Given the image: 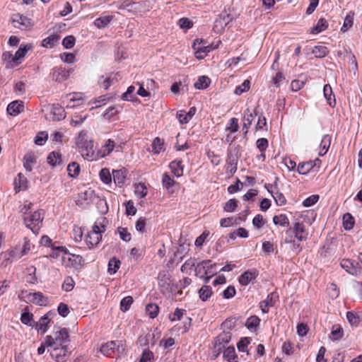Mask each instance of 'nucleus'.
Here are the masks:
<instances>
[{"instance_id":"6e6552de","label":"nucleus","mask_w":362,"mask_h":362,"mask_svg":"<svg viewBox=\"0 0 362 362\" xmlns=\"http://www.w3.org/2000/svg\"><path fill=\"white\" fill-rule=\"evenodd\" d=\"M11 21L15 28L21 30H29L34 25L31 18L20 13L13 14L11 16Z\"/></svg>"},{"instance_id":"13d9d810","label":"nucleus","mask_w":362,"mask_h":362,"mask_svg":"<svg viewBox=\"0 0 362 362\" xmlns=\"http://www.w3.org/2000/svg\"><path fill=\"white\" fill-rule=\"evenodd\" d=\"M154 360V354L148 349L143 351L139 362H153Z\"/></svg>"},{"instance_id":"c9c22d12","label":"nucleus","mask_w":362,"mask_h":362,"mask_svg":"<svg viewBox=\"0 0 362 362\" xmlns=\"http://www.w3.org/2000/svg\"><path fill=\"white\" fill-rule=\"evenodd\" d=\"M209 264H210V259L204 260L202 262L197 263V264L196 265L195 269H194L196 274L197 275L207 274V271L209 270L207 265Z\"/></svg>"},{"instance_id":"774afa93","label":"nucleus","mask_w":362,"mask_h":362,"mask_svg":"<svg viewBox=\"0 0 362 362\" xmlns=\"http://www.w3.org/2000/svg\"><path fill=\"white\" fill-rule=\"evenodd\" d=\"M268 145V140L265 138L258 139L256 141V146L261 153L265 152Z\"/></svg>"},{"instance_id":"49530a36","label":"nucleus","mask_w":362,"mask_h":362,"mask_svg":"<svg viewBox=\"0 0 362 362\" xmlns=\"http://www.w3.org/2000/svg\"><path fill=\"white\" fill-rule=\"evenodd\" d=\"M312 53L315 57L322 58L325 57L328 53L329 50L325 46H315L312 51Z\"/></svg>"},{"instance_id":"20e7f679","label":"nucleus","mask_w":362,"mask_h":362,"mask_svg":"<svg viewBox=\"0 0 362 362\" xmlns=\"http://www.w3.org/2000/svg\"><path fill=\"white\" fill-rule=\"evenodd\" d=\"M44 218V213L42 210H37L33 213L25 215L23 221L25 226L30 228L33 233H38Z\"/></svg>"},{"instance_id":"5fc2aeb1","label":"nucleus","mask_w":362,"mask_h":362,"mask_svg":"<svg viewBox=\"0 0 362 362\" xmlns=\"http://www.w3.org/2000/svg\"><path fill=\"white\" fill-rule=\"evenodd\" d=\"M133 303V298L132 296H126L120 301V310L122 312H126L129 310L132 304Z\"/></svg>"},{"instance_id":"79ce46f5","label":"nucleus","mask_w":362,"mask_h":362,"mask_svg":"<svg viewBox=\"0 0 362 362\" xmlns=\"http://www.w3.org/2000/svg\"><path fill=\"white\" fill-rule=\"evenodd\" d=\"M80 165L76 162H72L67 166L68 174L71 177H76L80 173Z\"/></svg>"},{"instance_id":"4d7b16f0","label":"nucleus","mask_w":362,"mask_h":362,"mask_svg":"<svg viewBox=\"0 0 362 362\" xmlns=\"http://www.w3.org/2000/svg\"><path fill=\"white\" fill-rule=\"evenodd\" d=\"M99 175H100V180L105 184H109L112 182V176H111L109 169L103 168L100 170Z\"/></svg>"},{"instance_id":"1a4fd4ad","label":"nucleus","mask_w":362,"mask_h":362,"mask_svg":"<svg viewBox=\"0 0 362 362\" xmlns=\"http://www.w3.org/2000/svg\"><path fill=\"white\" fill-rule=\"evenodd\" d=\"M216 47H213L212 45H206L202 40L197 39L193 44V49L195 51V57L198 59H204L209 52Z\"/></svg>"},{"instance_id":"f704fd0d","label":"nucleus","mask_w":362,"mask_h":362,"mask_svg":"<svg viewBox=\"0 0 362 362\" xmlns=\"http://www.w3.org/2000/svg\"><path fill=\"white\" fill-rule=\"evenodd\" d=\"M120 264H121V262L117 258H116V257L111 258L108 262L107 272L110 275L115 274L119 269Z\"/></svg>"},{"instance_id":"69168bd1","label":"nucleus","mask_w":362,"mask_h":362,"mask_svg":"<svg viewBox=\"0 0 362 362\" xmlns=\"http://www.w3.org/2000/svg\"><path fill=\"white\" fill-rule=\"evenodd\" d=\"M185 312V310L176 308L174 313L169 314L168 318L172 322L180 320Z\"/></svg>"},{"instance_id":"f8f14e48","label":"nucleus","mask_w":362,"mask_h":362,"mask_svg":"<svg viewBox=\"0 0 362 362\" xmlns=\"http://www.w3.org/2000/svg\"><path fill=\"white\" fill-rule=\"evenodd\" d=\"M55 315L54 313L48 312L41 317L39 321L35 322L33 325V328H35L38 332L42 331V334H45L47 330L48 324L50 322L52 316Z\"/></svg>"},{"instance_id":"ddd939ff","label":"nucleus","mask_w":362,"mask_h":362,"mask_svg":"<svg viewBox=\"0 0 362 362\" xmlns=\"http://www.w3.org/2000/svg\"><path fill=\"white\" fill-rule=\"evenodd\" d=\"M279 296L274 292L268 294L267 298L259 303V307L262 312L263 313H267L269 312L268 308L274 306Z\"/></svg>"},{"instance_id":"f3484780","label":"nucleus","mask_w":362,"mask_h":362,"mask_svg":"<svg viewBox=\"0 0 362 362\" xmlns=\"http://www.w3.org/2000/svg\"><path fill=\"white\" fill-rule=\"evenodd\" d=\"M260 321L261 320L258 316L252 315L247 319L245 325L250 332H257Z\"/></svg>"},{"instance_id":"de8ad7c7","label":"nucleus","mask_w":362,"mask_h":362,"mask_svg":"<svg viewBox=\"0 0 362 362\" xmlns=\"http://www.w3.org/2000/svg\"><path fill=\"white\" fill-rule=\"evenodd\" d=\"M59 41V37L56 35H51L44 39L42 42V46L45 47H52Z\"/></svg>"},{"instance_id":"dca6fc26","label":"nucleus","mask_w":362,"mask_h":362,"mask_svg":"<svg viewBox=\"0 0 362 362\" xmlns=\"http://www.w3.org/2000/svg\"><path fill=\"white\" fill-rule=\"evenodd\" d=\"M26 296L30 302L38 305H46L47 302V298L41 292L29 293Z\"/></svg>"},{"instance_id":"f257e3e1","label":"nucleus","mask_w":362,"mask_h":362,"mask_svg":"<svg viewBox=\"0 0 362 362\" xmlns=\"http://www.w3.org/2000/svg\"><path fill=\"white\" fill-rule=\"evenodd\" d=\"M76 146L82 157L87 160H97L98 156L95 153L93 141L90 139L86 131L82 130L76 139Z\"/></svg>"},{"instance_id":"473e14b6","label":"nucleus","mask_w":362,"mask_h":362,"mask_svg":"<svg viewBox=\"0 0 362 362\" xmlns=\"http://www.w3.org/2000/svg\"><path fill=\"white\" fill-rule=\"evenodd\" d=\"M342 220H343V227L346 230H350L354 228L355 221H354V216L351 214L346 213L343 216Z\"/></svg>"},{"instance_id":"2f4dec72","label":"nucleus","mask_w":362,"mask_h":362,"mask_svg":"<svg viewBox=\"0 0 362 362\" xmlns=\"http://www.w3.org/2000/svg\"><path fill=\"white\" fill-rule=\"evenodd\" d=\"M328 28L327 21L322 18H320L317 23V24L312 28L311 33L313 34H318L324 30H325Z\"/></svg>"},{"instance_id":"a878e982","label":"nucleus","mask_w":362,"mask_h":362,"mask_svg":"<svg viewBox=\"0 0 362 362\" xmlns=\"http://www.w3.org/2000/svg\"><path fill=\"white\" fill-rule=\"evenodd\" d=\"M314 167L313 161L302 162L298 164L297 172L300 175H307Z\"/></svg>"},{"instance_id":"4be33fe9","label":"nucleus","mask_w":362,"mask_h":362,"mask_svg":"<svg viewBox=\"0 0 362 362\" xmlns=\"http://www.w3.org/2000/svg\"><path fill=\"white\" fill-rule=\"evenodd\" d=\"M331 141L332 137L329 134L323 136L320 144V151L318 153L320 156H323L327 153L331 144Z\"/></svg>"},{"instance_id":"393cba45","label":"nucleus","mask_w":362,"mask_h":362,"mask_svg":"<svg viewBox=\"0 0 362 362\" xmlns=\"http://www.w3.org/2000/svg\"><path fill=\"white\" fill-rule=\"evenodd\" d=\"M199 298L205 302L207 301L213 294L212 288L210 286L204 285L198 291Z\"/></svg>"},{"instance_id":"412c9836","label":"nucleus","mask_w":362,"mask_h":362,"mask_svg":"<svg viewBox=\"0 0 362 362\" xmlns=\"http://www.w3.org/2000/svg\"><path fill=\"white\" fill-rule=\"evenodd\" d=\"M341 267L348 273L356 276L360 273V270L354 265V262L349 259H344L340 263Z\"/></svg>"},{"instance_id":"e433bc0d","label":"nucleus","mask_w":362,"mask_h":362,"mask_svg":"<svg viewBox=\"0 0 362 362\" xmlns=\"http://www.w3.org/2000/svg\"><path fill=\"white\" fill-rule=\"evenodd\" d=\"M251 342L250 337H242L240 339L238 342L237 343V348L240 352H246L247 354H249V351L247 350V346Z\"/></svg>"},{"instance_id":"864d4df0","label":"nucleus","mask_w":362,"mask_h":362,"mask_svg":"<svg viewBox=\"0 0 362 362\" xmlns=\"http://www.w3.org/2000/svg\"><path fill=\"white\" fill-rule=\"evenodd\" d=\"M346 319L351 326L357 327L360 322L359 316L351 311L346 313Z\"/></svg>"},{"instance_id":"c756f323","label":"nucleus","mask_w":362,"mask_h":362,"mask_svg":"<svg viewBox=\"0 0 362 362\" xmlns=\"http://www.w3.org/2000/svg\"><path fill=\"white\" fill-rule=\"evenodd\" d=\"M176 182L167 173H164L162 176L163 187L166 189L169 193H173L171 188L175 185Z\"/></svg>"},{"instance_id":"0e129e2a","label":"nucleus","mask_w":362,"mask_h":362,"mask_svg":"<svg viewBox=\"0 0 362 362\" xmlns=\"http://www.w3.org/2000/svg\"><path fill=\"white\" fill-rule=\"evenodd\" d=\"M238 206V201L235 199H229L223 207V209L226 212H233Z\"/></svg>"},{"instance_id":"a211bd4d","label":"nucleus","mask_w":362,"mask_h":362,"mask_svg":"<svg viewBox=\"0 0 362 362\" xmlns=\"http://www.w3.org/2000/svg\"><path fill=\"white\" fill-rule=\"evenodd\" d=\"M33 46L29 43L27 45H21L19 49L16 51L14 57L12 58V61L18 63V61L24 58L28 51L31 50Z\"/></svg>"},{"instance_id":"423d86ee","label":"nucleus","mask_w":362,"mask_h":362,"mask_svg":"<svg viewBox=\"0 0 362 362\" xmlns=\"http://www.w3.org/2000/svg\"><path fill=\"white\" fill-rule=\"evenodd\" d=\"M231 340L230 332L223 331L214 340L212 354L214 358H216L223 351L226 345Z\"/></svg>"},{"instance_id":"7c9ffc66","label":"nucleus","mask_w":362,"mask_h":362,"mask_svg":"<svg viewBox=\"0 0 362 362\" xmlns=\"http://www.w3.org/2000/svg\"><path fill=\"white\" fill-rule=\"evenodd\" d=\"M323 93L325 98L327 99L328 104L330 106H334L335 105V98L334 95L332 93V87L329 84L325 85L323 88Z\"/></svg>"},{"instance_id":"680f3d73","label":"nucleus","mask_w":362,"mask_h":362,"mask_svg":"<svg viewBox=\"0 0 362 362\" xmlns=\"http://www.w3.org/2000/svg\"><path fill=\"white\" fill-rule=\"evenodd\" d=\"M68 259L74 267L81 266L84 262V259L81 256L74 254H69Z\"/></svg>"},{"instance_id":"0eeeda50","label":"nucleus","mask_w":362,"mask_h":362,"mask_svg":"<svg viewBox=\"0 0 362 362\" xmlns=\"http://www.w3.org/2000/svg\"><path fill=\"white\" fill-rule=\"evenodd\" d=\"M23 255L21 253V248L15 247L11 250L3 252L0 255V266L6 267L8 264L21 258Z\"/></svg>"},{"instance_id":"7ed1b4c3","label":"nucleus","mask_w":362,"mask_h":362,"mask_svg":"<svg viewBox=\"0 0 362 362\" xmlns=\"http://www.w3.org/2000/svg\"><path fill=\"white\" fill-rule=\"evenodd\" d=\"M125 347V343L122 340L111 341L103 344L100 351L103 355L113 358L115 354H117V356L124 354Z\"/></svg>"},{"instance_id":"bf43d9fd","label":"nucleus","mask_w":362,"mask_h":362,"mask_svg":"<svg viewBox=\"0 0 362 362\" xmlns=\"http://www.w3.org/2000/svg\"><path fill=\"white\" fill-rule=\"evenodd\" d=\"M48 139V134L46 132H39L35 137V144L38 146H42Z\"/></svg>"},{"instance_id":"39448f33","label":"nucleus","mask_w":362,"mask_h":362,"mask_svg":"<svg viewBox=\"0 0 362 362\" xmlns=\"http://www.w3.org/2000/svg\"><path fill=\"white\" fill-rule=\"evenodd\" d=\"M69 335L67 329L62 328L56 331L54 336L47 335L45 344L47 347L57 346H66L65 344L69 341Z\"/></svg>"},{"instance_id":"bb28decb","label":"nucleus","mask_w":362,"mask_h":362,"mask_svg":"<svg viewBox=\"0 0 362 362\" xmlns=\"http://www.w3.org/2000/svg\"><path fill=\"white\" fill-rule=\"evenodd\" d=\"M112 177L114 182L116 185L119 187H122L126 180V176L124 175V170H117L112 171Z\"/></svg>"},{"instance_id":"6e6d98bb","label":"nucleus","mask_w":362,"mask_h":362,"mask_svg":"<svg viewBox=\"0 0 362 362\" xmlns=\"http://www.w3.org/2000/svg\"><path fill=\"white\" fill-rule=\"evenodd\" d=\"M272 197L274 198L277 206H284L286 204V199L285 196L279 190H276L274 194L272 195Z\"/></svg>"},{"instance_id":"338daca9","label":"nucleus","mask_w":362,"mask_h":362,"mask_svg":"<svg viewBox=\"0 0 362 362\" xmlns=\"http://www.w3.org/2000/svg\"><path fill=\"white\" fill-rule=\"evenodd\" d=\"M226 131H229L231 133H235L238 130V119L233 117L230 119L228 124L226 127Z\"/></svg>"},{"instance_id":"5701e85b","label":"nucleus","mask_w":362,"mask_h":362,"mask_svg":"<svg viewBox=\"0 0 362 362\" xmlns=\"http://www.w3.org/2000/svg\"><path fill=\"white\" fill-rule=\"evenodd\" d=\"M36 163V158L33 152L26 153L23 158V166L26 171L30 172L33 170V165Z\"/></svg>"},{"instance_id":"ea45409f","label":"nucleus","mask_w":362,"mask_h":362,"mask_svg":"<svg viewBox=\"0 0 362 362\" xmlns=\"http://www.w3.org/2000/svg\"><path fill=\"white\" fill-rule=\"evenodd\" d=\"M273 222L275 225L288 227L289 226V220L286 214L276 215L273 217Z\"/></svg>"},{"instance_id":"c85d7f7f","label":"nucleus","mask_w":362,"mask_h":362,"mask_svg":"<svg viewBox=\"0 0 362 362\" xmlns=\"http://www.w3.org/2000/svg\"><path fill=\"white\" fill-rule=\"evenodd\" d=\"M69 76V72L62 68H57L54 69L52 77L53 78L59 82H62L67 79Z\"/></svg>"},{"instance_id":"37998d69","label":"nucleus","mask_w":362,"mask_h":362,"mask_svg":"<svg viewBox=\"0 0 362 362\" xmlns=\"http://www.w3.org/2000/svg\"><path fill=\"white\" fill-rule=\"evenodd\" d=\"M146 312L151 319H154L158 314L159 307L155 303H149L146 306Z\"/></svg>"},{"instance_id":"a18cd8bd","label":"nucleus","mask_w":362,"mask_h":362,"mask_svg":"<svg viewBox=\"0 0 362 362\" xmlns=\"http://www.w3.org/2000/svg\"><path fill=\"white\" fill-rule=\"evenodd\" d=\"M21 321L23 324L33 327L35 321L33 320V315L29 312L24 311L21 314Z\"/></svg>"},{"instance_id":"58836bf2","label":"nucleus","mask_w":362,"mask_h":362,"mask_svg":"<svg viewBox=\"0 0 362 362\" xmlns=\"http://www.w3.org/2000/svg\"><path fill=\"white\" fill-rule=\"evenodd\" d=\"M344 331L340 325H336L332 327L330 338L333 341H337L343 337Z\"/></svg>"},{"instance_id":"4c0bfd02","label":"nucleus","mask_w":362,"mask_h":362,"mask_svg":"<svg viewBox=\"0 0 362 362\" xmlns=\"http://www.w3.org/2000/svg\"><path fill=\"white\" fill-rule=\"evenodd\" d=\"M61 162V154L59 152H51L47 156V163L53 167L59 165Z\"/></svg>"},{"instance_id":"8fccbe9b","label":"nucleus","mask_w":362,"mask_h":362,"mask_svg":"<svg viewBox=\"0 0 362 362\" xmlns=\"http://www.w3.org/2000/svg\"><path fill=\"white\" fill-rule=\"evenodd\" d=\"M354 24V13H349L344 18V24L341 28V31L343 33L346 32Z\"/></svg>"},{"instance_id":"2eb2a0df","label":"nucleus","mask_w":362,"mask_h":362,"mask_svg":"<svg viewBox=\"0 0 362 362\" xmlns=\"http://www.w3.org/2000/svg\"><path fill=\"white\" fill-rule=\"evenodd\" d=\"M158 286L162 293L168 291L170 287V279L165 272H160L158 275Z\"/></svg>"},{"instance_id":"b1692460","label":"nucleus","mask_w":362,"mask_h":362,"mask_svg":"<svg viewBox=\"0 0 362 362\" xmlns=\"http://www.w3.org/2000/svg\"><path fill=\"white\" fill-rule=\"evenodd\" d=\"M228 16H219L214 22V30L216 33H221L228 23Z\"/></svg>"},{"instance_id":"3c124183","label":"nucleus","mask_w":362,"mask_h":362,"mask_svg":"<svg viewBox=\"0 0 362 362\" xmlns=\"http://www.w3.org/2000/svg\"><path fill=\"white\" fill-rule=\"evenodd\" d=\"M135 87L130 86L128 87L127 91L122 95V99L127 101H132L136 98Z\"/></svg>"},{"instance_id":"9b49d317","label":"nucleus","mask_w":362,"mask_h":362,"mask_svg":"<svg viewBox=\"0 0 362 362\" xmlns=\"http://www.w3.org/2000/svg\"><path fill=\"white\" fill-rule=\"evenodd\" d=\"M290 233H293L298 241H303L307 239L308 233L305 230V227L303 222L295 223L292 230L290 228L286 230L287 235Z\"/></svg>"},{"instance_id":"a19ab883","label":"nucleus","mask_w":362,"mask_h":362,"mask_svg":"<svg viewBox=\"0 0 362 362\" xmlns=\"http://www.w3.org/2000/svg\"><path fill=\"white\" fill-rule=\"evenodd\" d=\"M223 358L228 362H232L237 358L234 346H230L223 350Z\"/></svg>"},{"instance_id":"9d476101","label":"nucleus","mask_w":362,"mask_h":362,"mask_svg":"<svg viewBox=\"0 0 362 362\" xmlns=\"http://www.w3.org/2000/svg\"><path fill=\"white\" fill-rule=\"evenodd\" d=\"M69 351L67 346H55L52 347L50 356L57 362H64L66 360Z\"/></svg>"},{"instance_id":"aec40b11","label":"nucleus","mask_w":362,"mask_h":362,"mask_svg":"<svg viewBox=\"0 0 362 362\" xmlns=\"http://www.w3.org/2000/svg\"><path fill=\"white\" fill-rule=\"evenodd\" d=\"M169 168L171 172L177 177L182 176L184 171V165L181 160H175L170 163Z\"/></svg>"},{"instance_id":"e2e57ef3","label":"nucleus","mask_w":362,"mask_h":362,"mask_svg":"<svg viewBox=\"0 0 362 362\" xmlns=\"http://www.w3.org/2000/svg\"><path fill=\"white\" fill-rule=\"evenodd\" d=\"M117 231L120 238L124 242H129L132 239L131 233L128 232L127 228L119 227Z\"/></svg>"},{"instance_id":"f03ea898","label":"nucleus","mask_w":362,"mask_h":362,"mask_svg":"<svg viewBox=\"0 0 362 362\" xmlns=\"http://www.w3.org/2000/svg\"><path fill=\"white\" fill-rule=\"evenodd\" d=\"M108 220L104 216L98 218L93 226L92 230L86 237V243L89 248L96 246L102 239V234L106 230Z\"/></svg>"},{"instance_id":"c03bdc74","label":"nucleus","mask_w":362,"mask_h":362,"mask_svg":"<svg viewBox=\"0 0 362 362\" xmlns=\"http://www.w3.org/2000/svg\"><path fill=\"white\" fill-rule=\"evenodd\" d=\"M164 141L156 137L152 143V149L155 154H159L163 150Z\"/></svg>"},{"instance_id":"603ef678","label":"nucleus","mask_w":362,"mask_h":362,"mask_svg":"<svg viewBox=\"0 0 362 362\" xmlns=\"http://www.w3.org/2000/svg\"><path fill=\"white\" fill-rule=\"evenodd\" d=\"M196 264V259L189 258L185 261V262L181 267V272L183 273H188L191 271L194 267L195 268Z\"/></svg>"},{"instance_id":"cd10ccee","label":"nucleus","mask_w":362,"mask_h":362,"mask_svg":"<svg viewBox=\"0 0 362 362\" xmlns=\"http://www.w3.org/2000/svg\"><path fill=\"white\" fill-rule=\"evenodd\" d=\"M113 18L112 16H104L96 18L94 21V25L99 29L107 27Z\"/></svg>"},{"instance_id":"4468645a","label":"nucleus","mask_w":362,"mask_h":362,"mask_svg":"<svg viewBox=\"0 0 362 362\" xmlns=\"http://www.w3.org/2000/svg\"><path fill=\"white\" fill-rule=\"evenodd\" d=\"M258 276L257 269H250L243 272L238 278V281L240 285L245 286H247L252 280H255Z\"/></svg>"},{"instance_id":"72a5a7b5","label":"nucleus","mask_w":362,"mask_h":362,"mask_svg":"<svg viewBox=\"0 0 362 362\" xmlns=\"http://www.w3.org/2000/svg\"><path fill=\"white\" fill-rule=\"evenodd\" d=\"M26 281L31 284L37 282L36 268L34 266H29L26 268Z\"/></svg>"},{"instance_id":"6ab92c4d","label":"nucleus","mask_w":362,"mask_h":362,"mask_svg":"<svg viewBox=\"0 0 362 362\" xmlns=\"http://www.w3.org/2000/svg\"><path fill=\"white\" fill-rule=\"evenodd\" d=\"M6 110L7 113H22L26 110L23 101L15 100L8 105Z\"/></svg>"},{"instance_id":"052dcab7","label":"nucleus","mask_w":362,"mask_h":362,"mask_svg":"<svg viewBox=\"0 0 362 362\" xmlns=\"http://www.w3.org/2000/svg\"><path fill=\"white\" fill-rule=\"evenodd\" d=\"M75 285V282L72 277L71 276H66L64 279V283L62 284V289L66 292L71 291Z\"/></svg>"},{"instance_id":"09e8293b","label":"nucleus","mask_w":362,"mask_h":362,"mask_svg":"<svg viewBox=\"0 0 362 362\" xmlns=\"http://www.w3.org/2000/svg\"><path fill=\"white\" fill-rule=\"evenodd\" d=\"M210 82L211 81L209 77L202 76L199 77L197 81L195 82L194 87L197 89H205L209 86Z\"/></svg>"}]
</instances>
